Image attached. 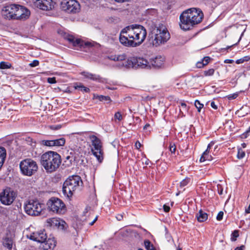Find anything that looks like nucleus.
Wrapping results in <instances>:
<instances>
[{"mask_svg": "<svg viewBox=\"0 0 250 250\" xmlns=\"http://www.w3.org/2000/svg\"><path fill=\"white\" fill-rule=\"evenodd\" d=\"M146 31L140 25H131L121 32L119 40L121 44L127 47H136L142 44L146 36Z\"/></svg>", "mask_w": 250, "mask_h": 250, "instance_id": "nucleus-1", "label": "nucleus"}, {"mask_svg": "<svg viewBox=\"0 0 250 250\" xmlns=\"http://www.w3.org/2000/svg\"><path fill=\"white\" fill-rule=\"evenodd\" d=\"M203 17L202 11L195 8L185 10L179 17L180 27L184 31L191 30L202 21Z\"/></svg>", "mask_w": 250, "mask_h": 250, "instance_id": "nucleus-2", "label": "nucleus"}, {"mask_svg": "<svg viewBox=\"0 0 250 250\" xmlns=\"http://www.w3.org/2000/svg\"><path fill=\"white\" fill-rule=\"evenodd\" d=\"M170 37V34L166 27L161 24L152 30L150 42L153 46L157 47L166 43Z\"/></svg>", "mask_w": 250, "mask_h": 250, "instance_id": "nucleus-3", "label": "nucleus"}, {"mask_svg": "<svg viewBox=\"0 0 250 250\" xmlns=\"http://www.w3.org/2000/svg\"><path fill=\"white\" fill-rule=\"evenodd\" d=\"M83 182L80 176L73 175L69 176L64 182L62 191L67 197H71L74 191L79 187Z\"/></svg>", "mask_w": 250, "mask_h": 250, "instance_id": "nucleus-4", "label": "nucleus"}, {"mask_svg": "<svg viewBox=\"0 0 250 250\" xmlns=\"http://www.w3.org/2000/svg\"><path fill=\"white\" fill-rule=\"evenodd\" d=\"M21 173L27 176H31L38 170V167L35 161L31 159H26L20 163Z\"/></svg>", "mask_w": 250, "mask_h": 250, "instance_id": "nucleus-5", "label": "nucleus"}, {"mask_svg": "<svg viewBox=\"0 0 250 250\" xmlns=\"http://www.w3.org/2000/svg\"><path fill=\"white\" fill-rule=\"evenodd\" d=\"M58 33L65 40H66L69 42L74 47H80L85 46L90 47L94 46L96 44V42H84L80 39L76 38L74 36L69 34L68 33L63 31L60 30Z\"/></svg>", "mask_w": 250, "mask_h": 250, "instance_id": "nucleus-6", "label": "nucleus"}, {"mask_svg": "<svg viewBox=\"0 0 250 250\" xmlns=\"http://www.w3.org/2000/svg\"><path fill=\"white\" fill-rule=\"evenodd\" d=\"M123 65L127 68L149 69L151 67L149 62L143 58H131L123 62Z\"/></svg>", "mask_w": 250, "mask_h": 250, "instance_id": "nucleus-7", "label": "nucleus"}, {"mask_svg": "<svg viewBox=\"0 0 250 250\" xmlns=\"http://www.w3.org/2000/svg\"><path fill=\"white\" fill-rule=\"evenodd\" d=\"M89 138L91 141L93 147L91 151L97 160L101 163L104 159V149L101 140L95 135H91Z\"/></svg>", "mask_w": 250, "mask_h": 250, "instance_id": "nucleus-8", "label": "nucleus"}, {"mask_svg": "<svg viewBox=\"0 0 250 250\" xmlns=\"http://www.w3.org/2000/svg\"><path fill=\"white\" fill-rule=\"evenodd\" d=\"M25 212L29 215L38 216L42 210L41 204L37 200H29L24 204Z\"/></svg>", "mask_w": 250, "mask_h": 250, "instance_id": "nucleus-9", "label": "nucleus"}, {"mask_svg": "<svg viewBox=\"0 0 250 250\" xmlns=\"http://www.w3.org/2000/svg\"><path fill=\"white\" fill-rule=\"evenodd\" d=\"M48 207L50 211L58 214H63L66 211L64 203L57 197H52L48 201Z\"/></svg>", "mask_w": 250, "mask_h": 250, "instance_id": "nucleus-10", "label": "nucleus"}, {"mask_svg": "<svg viewBox=\"0 0 250 250\" xmlns=\"http://www.w3.org/2000/svg\"><path fill=\"white\" fill-rule=\"evenodd\" d=\"M29 239L40 243L39 248L40 250H47V233L45 229L37 232H33L27 235Z\"/></svg>", "mask_w": 250, "mask_h": 250, "instance_id": "nucleus-11", "label": "nucleus"}, {"mask_svg": "<svg viewBox=\"0 0 250 250\" xmlns=\"http://www.w3.org/2000/svg\"><path fill=\"white\" fill-rule=\"evenodd\" d=\"M61 163L60 155L56 152L48 151V172L57 169Z\"/></svg>", "mask_w": 250, "mask_h": 250, "instance_id": "nucleus-12", "label": "nucleus"}, {"mask_svg": "<svg viewBox=\"0 0 250 250\" xmlns=\"http://www.w3.org/2000/svg\"><path fill=\"white\" fill-rule=\"evenodd\" d=\"M62 10L68 13H76L80 9V5L76 0H62L61 2Z\"/></svg>", "mask_w": 250, "mask_h": 250, "instance_id": "nucleus-13", "label": "nucleus"}, {"mask_svg": "<svg viewBox=\"0 0 250 250\" xmlns=\"http://www.w3.org/2000/svg\"><path fill=\"white\" fill-rule=\"evenodd\" d=\"M15 199V193L10 188L4 189L0 193V201L4 205H10Z\"/></svg>", "mask_w": 250, "mask_h": 250, "instance_id": "nucleus-14", "label": "nucleus"}, {"mask_svg": "<svg viewBox=\"0 0 250 250\" xmlns=\"http://www.w3.org/2000/svg\"><path fill=\"white\" fill-rule=\"evenodd\" d=\"M19 4H10L5 5L2 9V15L4 19L14 20Z\"/></svg>", "mask_w": 250, "mask_h": 250, "instance_id": "nucleus-15", "label": "nucleus"}, {"mask_svg": "<svg viewBox=\"0 0 250 250\" xmlns=\"http://www.w3.org/2000/svg\"><path fill=\"white\" fill-rule=\"evenodd\" d=\"M53 229L63 230L66 229L67 225L64 221L57 217H53L48 220V226Z\"/></svg>", "mask_w": 250, "mask_h": 250, "instance_id": "nucleus-16", "label": "nucleus"}, {"mask_svg": "<svg viewBox=\"0 0 250 250\" xmlns=\"http://www.w3.org/2000/svg\"><path fill=\"white\" fill-rule=\"evenodd\" d=\"M16 13L14 20H25L30 15V12L27 8L20 4Z\"/></svg>", "mask_w": 250, "mask_h": 250, "instance_id": "nucleus-17", "label": "nucleus"}, {"mask_svg": "<svg viewBox=\"0 0 250 250\" xmlns=\"http://www.w3.org/2000/svg\"><path fill=\"white\" fill-rule=\"evenodd\" d=\"M48 16L56 17L58 15V5L55 0H48Z\"/></svg>", "mask_w": 250, "mask_h": 250, "instance_id": "nucleus-18", "label": "nucleus"}, {"mask_svg": "<svg viewBox=\"0 0 250 250\" xmlns=\"http://www.w3.org/2000/svg\"><path fill=\"white\" fill-rule=\"evenodd\" d=\"M214 143L211 142L208 146L207 149L202 154L200 161L203 162L205 161H210L212 160V157L209 154V151L210 148L213 146Z\"/></svg>", "mask_w": 250, "mask_h": 250, "instance_id": "nucleus-19", "label": "nucleus"}, {"mask_svg": "<svg viewBox=\"0 0 250 250\" xmlns=\"http://www.w3.org/2000/svg\"><path fill=\"white\" fill-rule=\"evenodd\" d=\"M65 139L61 138L52 140H48V146H62L65 145Z\"/></svg>", "mask_w": 250, "mask_h": 250, "instance_id": "nucleus-20", "label": "nucleus"}, {"mask_svg": "<svg viewBox=\"0 0 250 250\" xmlns=\"http://www.w3.org/2000/svg\"><path fill=\"white\" fill-rule=\"evenodd\" d=\"M108 59L110 60L114 61L115 62H121L125 61L126 56L125 54H123L121 55H111L108 57Z\"/></svg>", "mask_w": 250, "mask_h": 250, "instance_id": "nucleus-21", "label": "nucleus"}, {"mask_svg": "<svg viewBox=\"0 0 250 250\" xmlns=\"http://www.w3.org/2000/svg\"><path fill=\"white\" fill-rule=\"evenodd\" d=\"M85 78L88 79L93 81H97L100 79L99 75L89 73L88 72L83 71L81 73Z\"/></svg>", "mask_w": 250, "mask_h": 250, "instance_id": "nucleus-22", "label": "nucleus"}, {"mask_svg": "<svg viewBox=\"0 0 250 250\" xmlns=\"http://www.w3.org/2000/svg\"><path fill=\"white\" fill-rule=\"evenodd\" d=\"M164 61V58L162 56L156 57L152 61L151 64L156 67H161Z\"/></svg>", "mask_w": 250, "mask_h": 250, "instance_id": "nucleus-23", "label": "nucleus"}, {"mask_svg": "<svg viewBox=\"0 0 250 250\" xmlns=\"http://www.w3.org/2000/svg\"><path fill=\"white\" fill-rule=\"evenodd\" d=\"M46 1L47 0H35L34 5L40 9L47 10Z\"/></svg>", "mask_w": 250, "mask_h": 250, "instance_id": "nucleus-24", "label": "nucleus"}, {"mask_svg": "<svg viewBox=\"0 0 250 250\" xmlns=\"http://www.w3.org/2000/svg\"><path fill=\"white\" fill-rule=\"evenodd\" d=\"M2 244L4 247L9 250H11L13 245V240L11 238L6 237L3 239Z\"/></svg>", "mask_w": 250, "mask_h": 250, "instance_id": "nucleus-25", "label": "nucleus"}, {"mask_svg": "<svg viewBox=\"0 0 250 250\" xmlns=\"http://www.w3.org/2000/svg\"><path fill=\"white\" fill-rule=\"evenodd\" d=\"M196 218L199 222H203L208 219V214L202 210H200L199 212L197 213Z\"/></svg>", "mask_w": 250, "mask_h": 250, "instance_id": "nucleus-26", "label": "nucleus"}, {"mask_svg": "<svg viewBox=\"0 0 250 250\" xmlns=\"http://www.w3.org/2000/svg\"><path fill=\"white\" fill-rule=\"evenodd\" d=\"M210 60V58L209 57H204L201 61H199L197 62L196 66L198 68H202L204 66L207 65Z\"/></svg>", "mask_w": 250, "mask_h": 250, "instance_id": "nucleus-27", "label": "nucleus"}, {"mask_svg": "<svg viewBox=\"0 0 250 250\" xmlns=\"http://www.w3.org/2000/svg\"><path fill=\"white\" fill-rule=\"evenodd\" d=\"M50 237L48 239V250H53L56 247L57 242L55 238L50 236Z\"/></svg>", "mask_w": 250, "mask_h": 250, "instance_id": "nucleus-28", "label": "nucleus"}, {"mask_svg": "<svg viewBox=\"0 0 250 250\" xmlns=\"http://www.w3.org/2000/svg\"><path fill=\"white\" fill-rule=\"evenodd\" d=\"M40 162L44 169L47 170V152L43 153L40 159Z\"/></svg>", "mask_w": 250, "mask_h": 250, "instance_id": "nucleus-29", "label": "nucleus"}, {"mask_svg": "<svg viewBox=\"0 0 250 250\" xmlns=\"http://www.w3.org/2000/svg\"><path fill=\"white\" fill-rule=\"evenodd\" d=\"M74 87L76 89H79L81 91L85 92H89L90 91L89 88L85 87L81 83H80L79 85H75Z\"/></svg>", "mask_w": 250, "mask_h": 250, "instance_id": "nucleus-30", "label": "nucleus"}, {"mask_svg": "<svg viewBox=\"0 0 250 250\" xmlns=\"http://www.w3.org/2000/svg\"><path fill=\"white\" fill-rule=\"evenodd\" d=\"M144 245L147 250H156L153 246L151 244L150 242L148 240H146L144 241Z\"/></svg>", "mask_w": 250, "mask_h": 250, "instance_id": "nucleus-31", "label": "nucleus"}, {"mask_svg": "<svg viewBox=\"0 0 250 250\" xmlns=\"http://www.w3.org/2000/svg\"><path fill=\"white\" fill-rule=\"evenodd\" d=\"M239 236V230H234L231 234V238L230 240L232 242H234L236 240L237 238Z\"/></svg>", "mask_w": 250, "mask_h": 250, "instance_id": "nucleus-32", "label": "nucleus"}, {"mask_svg": "<svg viewBox=\"0 0 250 250\" xmlns=\"http://www.w3.org/2000/svg\"><path fill=\"white\" fill-rule=\"evenodd\" d=\"M250 60V57L249 56H245L242 58L238 59L236 61L237 64H240L244 62H248Z\"/></svg>", "mask_w": 250, "mask_h": 250, "instance_id": "nucleus-33", "label": "nucleus"}, {"mask_svg": "<svg viewBox=\"0 0 250 250\" xmlns=\"http://www.w3.org/2000/svg\"><path fill=\"white\" fill-rule=\"evenodd\" d=\"M11 67V64L8 62H0V69H8Z\"/></svg>", "mask_w": 250, "mask_h": 250, "instance_id": "nucleus-34", "label": "nucleus"}, {"mask_svg": "<svg viewBox=\"0 0 250 250\" xmlns=\"http://www.w3.org/2000/svg\"><path fill=\"white\" fill-rule=\"evenodd\" d=\"M245 156V152L243 150V149L241 148H238V152H237V157L238 159H242Z\"/></svg>", "mask_w": 250, "mask_h": 250, "instance_id": "nucleus-35", "label": "nucleus"}, {"mask_svg": "<svg viewBox=\"0 0 250 250\" xmlns=\"http://www.w3.org/2000/svg\"><path fill=\"white\" fill-rule=\"evenodd\" d=\"M194 105L195 107L197 108L198 111L200 112L201 109L203 108L204 105L203 104H201L199 101L196 100L195 101Z\"/></svg>", "mask_w": 250, "mask_h": 250, "instance_id": "nucleus-36", "label": "nucleus"}, {"mask_svg": "<svg viewBox=\"0 0 250 250\" xmlns=\"http://www.w3.org/2000/svg\"><path fill=\"white\" fill-rule=\"evenodd\" d=\"M214 73V69L213 68L209 69L208 70H205L204 72L205 76H211L213 75Z\"/></svg>", "mask_w": 250, "mask_h": 250, "instance_id": "nucleus-37", "label": "nucleus"}, {"mask_svg": "<svg viewBox=\"0 0 250 250\" xmlns=\"http://www.w3.org/2000/svg\"><path fill=\"white\" fill-rule=\"evenodd\" d=\"M97 97L100 101H108L109 102H110L111 101L110 98L109 96L100 95L98 96Z\"/></svg>", "mask_w": 250, "mask_h": 250, "instance_id": "nucleus-38", "label": "nucleus"}, {"mask_svg": "<svg viewBox=\"0 0 250 250\" xmlns=\"http://www.w3.org/2000/svg\"><path fill=\"white\" fill-rule=\"evenodd\" d=\"M114 118L118 120L119 121L122 120L123 117L121 112L119 111L116 112L114 115Z\"/></svg>", "mask_w": 250, "mask_h": 250, "instance_id": "nucleus-39", "label": "nucleus"}, {"mask_svg": "<svg viewBox=\"0 0 250 250\" xmlns=\"http://www.w3.org/2000/svg\"><path fill=\"white\" fill-rule=\"evenodd\" d=\"M169 147L171 153L174 154L176 149L175 145L174 143H170Z\"/></svg>", "mask_w": 250, "mask_h": 250, "instance_id": "nucleus-40", "label": "nucleus"}, {"mask_svg": "<svg viewBox=\"0 0 250 250\" xmlns=\"http://www.w3.org/2000/svg\"><path fill=\"white\" fill-rule=\"evenodd\" d=\"M188 182H189V179H184L180 183V187H183L186 186V185H188Z\"/></svg>", "mask_w": 250, "mask_h": 250, "instance_id": "nucleus-41", "label": "nucleus"}, {"mask_svg": "<svg viewBox=\"0 0 250 250\" xmlns=\"http://www.w3.org/2000/svg\"><path fill=\"white\" fill-rule=\"evenodd\" d=\"M223 215H224V212L223 211H221L219 212V213H218V214L217 215L216 219L218 221H221L223 219Z\"/></svg>", "mask_w": 250, "mask_h": 250, "instance_id": "nucleus-42", "label": "nucleus"}, {"mask_svg": "<svg viewBox=\"0 0 250 250\" xmlns=\"http://www.w3.org/2000/svg\"><path fill=\"white\" fill-rule=\"evenodd\" d=\"M56 82L55 77L48 78V83H55Z\"/></svg>", "mask_w": 250, "mask_h": 250, "instance_id": "nucleus-43", "label": "nucleus"}, {"mask_svg": "<svg viewBox=\"0 0 250 250\" xmlns=\"http://www.w3.org/2000/svg\"><path fill=\"white\" fill-rule=\"evenodd\" d=\"M39 65V61L37 60H34L31 63L29 64V65L31 67H35Z\"/></svg>", "mask_w": 250, "mask_h": 250, "instance_id": "nucleus-44", "label": "nucleus"}, {"mask_svg": "<svg viewBox=\"0 0 250 250\" xmlns=\"http://www.w3.org/2000/svg\"><path fill=\"white\" fill-rule=\"evenodd\" d=\"M237 96H238L237 93H234L233 94L229 95L228 96V99L229 100L235 99V98H236L237 97Z\"/></svg>", "mask_w": 250, "mask_h": 250, "instance_id": "nucleus-45", "label": "nucleus"}, {"mask_svg": "<svg viewBox=\"0 0 250 250\" xmlns=\"http://www.w3.org/2000/svg\"><path fill=\"white\" fill-rule=\"evenodd\" d=\"M49 128L53 130H58L61 128V125H50L49 126Z\"/></svg>", "mask_w": 250, "mask_h": 250, "instance_id": "nucleus-46", "label": "nucleus"}, {"mask_svg": "<svg viewBox=\"0 0 250 250\" xmlns=\"http://www.w3.org/2000/svg\"><path fill=\"white\" fill-rule=\"evenodd\" d=\"M124 213L117 214V216H116V219L118 221L122 220L123 219V215H124Z\"/></svg>", "mask_w": 250, "mask_h": 250, "instance_id": "nucleus-47", "label": "nucleus"}, {"mask_svg": "<svg viewBox=\"0 0 250 250\" xmlns=\"http://www.w3.org/2000/svg\"><path fill=\"white\" fill-rule=\"evenodd\" d=\"M66 159L67 160H69L71 163L72 161H74L75 160V158L73 156L68 155L66 157Z\"/></svg>", "mask_w": 250, "mask_h": 250, "instance_id": "nucleus-48", "label": "nucleus"}, {"mask_svg": "<svg viewBox=\"0 0 250 250\" xmlns=\"http://www.w3.org/2000/svg\"><path fill=\"white\" fill-rule=\"evenodd\" d=\"M163 208L166 212H168L170 210V207L166 205L163 206Z\"/></svg>", "mask_w": 250, "mask_h": 250, "instance_id": "nucleus-49", "label": "nucleus"}, {"mask_svg": "<svg viewBox=\"0 0 250 250\" xmlns=\"http://www.w3.org/2000/svg\"><path fill=\"white\" fill-rule=\"evenodd\" d=\"M210 106L214 109H217L218 108L217 105L215 104L214 101H212L211 102Z\"/></svg>", "mask_w": 250, "mask_h": 250, "instance_id": "nucleus-50", "label": "nucleus"}, {"mask_svg": "<svg viewBox=\"0 0 250 250\" xmlns=\"http://www.w3.org/2000/svg\"><path fill=\"white\" fill-rule=\"evenodd\" d=\"M90 210V207H87L85 208L84 211H83V214L84 216H87V213Z\"/></svg>", "mask_w": 250, "mask_h": 250, "instance_id": "nucleus-51", "label": "nucleus"}, {"mask_svg": "<svg viewBox=\"0 0 250 250\" xmlns=\"http://www.w3.org/2000/svg\"><path fill=\"white\" fill-rule=\"evenodd\" d=\"M97 218H98V216H96L94 218V219H93V220L92 221H91V222H89L88 223V224H89V225H90V226H92V225L95 223V222L97 221Z\"/></svg>", "mask_w": 250, "mask_h": 250, "instance_id": "nucleus-52", "label": "nucleus"}, {"mask_svg": "<svg viewBox=\"0 0 250 250\" xmlns=\"http://www.w3.org/2000/svg\"><path fill=\"white\" fill-rule=\"evenodd\" d=\"M245 249V247L244 245H242L240 247H236L234 250H244Z\"/></svg>", "mask_w": 250, "mask_h": 250, "instance_id": "nucleus-53", "label": "nucleus"}, {"mask_svg": "<svg viewBox=\"0 0 250 250\" xmlns=\"http://www.w3.org/2000/svg\"><path fill=\"white\" fill-rule=\"evenodd\" d=\"M135 146L137 149H139L141 146V143L139 141L136 142L135 143Z\"/></svg>", "mask_w": 250, "mask_h": 250, "instance_id": "nucleus-54", "label": "nucleus"}, {"mask_svg": "<svg viewBox=\"0 0 250 250\" xmlns=\"http://www.w3.org/2000/svg\"><path fill=\"white\" fill-rule=\"evenodd\" d=\"M224 62L225 63H232L233 62V60L227 59V60H226Z\"/></svg>", "mask_w": 250, "mask_h": 250, "instance_id": "nucleus-55", "label": "nucleus"}, {"mask_svg": "<svg viewBox=\"0 0 250 250\" xmlns=\"http://www.w3.org/2000/svg\"><path fill=\"white\" fill-rule=\"evenodd\" d=\"M41 143L44 146H47V140H42L41 141Z\"/></svg>", "mask_w": 250, "mask_h": 250, "instance_id": "nucleus-56", "label": "nucleus"}, {"mask_svg": "<svg viewBox=\"0 0 250 250\" xmlns=\"http://www.w3.org/2000/svg\"><path fill=\"white\" fill-rule=\"evenodd\" d=\"M245 30H244V31L242 33L241 35V36L238 41V42L237 43H236L235 44H234V45H236L237 44V43L240 41V40H241V38H242V37L244 35V33L245 32Z\"/></svg>", "mask_w": 250, "mask_h": 250, "instance_id": "nucleus-57", "label": "nucleus"}, {"mask_svg": "<svg viewBox=\"0 0 250 250\" xmlns=\"http://www.w3.org/2000/svg\"><path fill=\"white\" fill-rule=\"evenodd\" d=\"M26 141L28 142H32V139L30 137H27L26 139Z\"/></svg>", "mask_w": 250, "mask_h": 250, "instance_id": "nucleus-58", "label": "nucleus"}, {"mask_svg": "<svg viewBox=\"0 0 250 250\" xmlns=\"http://www.w3.org/2000/svg\"><path fill=\"white\" fill-rule=\"evenodd\" d=\"M150 126L149 124H146L144 127V129H146Z\"/></svg>", "mask_w": 250, "mask_h": 250, "instance_id": "nucleus-59", "label": "nucleus"}, {"mask_svg": "<svg viewBox=\"0 0 250 250\" xmlns=\"http://www.w3.org/2000/svg\"><path fill=\"white\" fill-rule=\"evenodd\" d=\"M181 106H182V107H186V106H187V105H186V104H185V103H181Z\"/></svg>", "mask_w": 250, "mask_h": 250, "instance_id": "nucleus-60", "label": "nucleus"}, {"mask_svg": "<svg viewBox=\"0 0 250 250\" xmlns=\"http://www.w3.org/2000/svg\"><path fill=\"white\" fill-rule=\"evenodd\" d=\"M57 179H61V176H60V175H58L57 176Z\"/></svg>", "mask_w": 250, "mask_h": 250, "instance_id": "nucleus-61", "label": "nucleus"}, {"mask_svg": "<svg viewBox=\"0 0 250 250\" xmlns=\"http://www.w3.org/2000/svg\"><path fill=\"white\" fill-rule=\"evenodd\" d=\"M247 133L250 132V126L249 127L248 129L247 130Z\"/></svg>", "mask_w": 250, "mask_h": 250, "instance_id": "nucleus-62", "label": "nucleus"}, {"mask_svg": "<svg viewBox=\"0 0 250 250\" xmlns=\"http://www.w3.org/2000/svg\"><path fill=\"white\" fill-rule=\"evenodd\" d=\"M177 250H182V249L180 248H178Z\"/></svg>", "mask_w": 250, "mask_h": 250, "instance_id": "nucleus-63", "label": "nucleus"}, {"mask_svg": "<svg viewBox=\"0 0 250 250\" xmlns=\"http://www.w3.org/2000/svg\"><path fill=\"white\" fill-rule=\"evenodd\" d=\"M243 147H246V144H245V143H244V144H243Z\"/></svg>", "mask_w": 250, "mask_h": 250, "instance_id": "nucleus-64", "label": "nucleus"}]
</instances>
